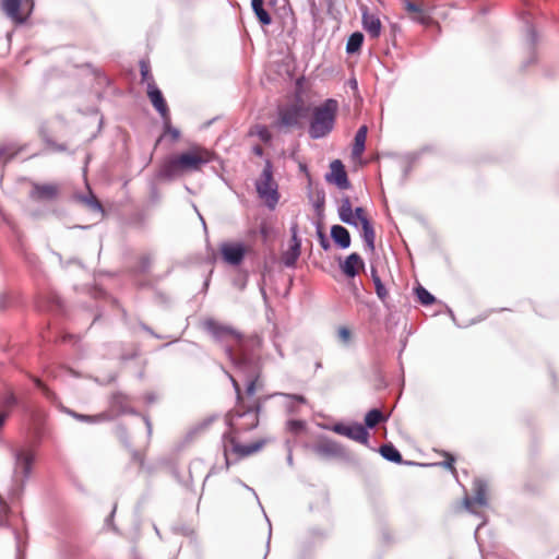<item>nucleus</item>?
<instances>
[{
    "mask_svg": "<svg viewBox=\"0 0 559 559\" xmlns=\"http://www.w3.org/2000/svg\"><path fill=\"white\" fill-rule=\"evenodd\" d=\"M333 430L342 436H345L352 440H355L357 442H360L362 444H366L369 439V432L367 431L366 427H364L361 424H355V425H335Z\"/></svg>",
    "mask_w": 559,
    "mask_h": 559,
    "instance_id": "nucleus-15",
    "label": "nucleus"
},
{
    "mask_svg": "<svg viewBox=\"0 0 559 559\" xmlns=\"http://www.w3.org/2000/svg\"><path fill=\"white\" fill-rule=\"evenodd\" d=\"M404 9L412 20L424 25H429L430 23H432L430 8H428L423 1L415 2L411 0H405Z\"/></svg>",
    "mask_w": 559,
    "mask_h": 559,
    "instance_id": "nucleus-11",
    "label": "nucleus"
},
{
    "mask_svg": "<svg viewBox=\"0 0 559 559\" xmlns=\"http://www.w3.org/2000/svg\"><path fill=\"white\" fill-rule=\"evenodd\" d=\"M338 216L340 219L345 224L353 225L355 227L360 225L361 236L366 242L367 248L370 251L374 250L376 233L368 213L364 207L359 206L353 210L349 197H344L340 201Z\"/></svg>",
    "mask_w": 559,
    "mask_h": 559,
    "instance_id": "nucleus-4",
    "label": "nucleus"
},
{
    "mask_svg": "<svg viewBox=\"0 0 559 559\" xmlns=\"http://www.w3.org/2000/svg\"><path fill=\"white\" fill-rule=\"evenodd\" d=\"M280 395H283V396H285V397H287V399H289V400H292L294 402H297L299 404H306L307 403V400H306V397L304 395H299V394L290 395V394H284V393H280Z\"/></svg>",
    "mask_w": 559,
    "mask_h": 559,
    "instance_id": "nucleus-42",
    "label": "nucleus"
},
{
    "mask_svg": "<svg viewBox=\"0 0 559 559\" xmlns=\"http://www.w3.org/2000/svg\"><path fill=\"white\" fill-rule=\"evenodd\" d=\"M252 151L257 156H262L264 153L261 145H255Z\"/></svg>",
    "mask_w": 559,
    "mask_h": 559,
    "instance_id": "nucleus-48",
    "label": "nucleus"
},
{
    "mask_svg": "<svg viewBox=\"0 0 559 559\" xmlns=\"http://www.w3.org/2000/svg\"><path fill=\"white\" fill-rule=\"evenodd\" d=\"M251 7L262 25H270L272 23L271 15L264 9V0H251Z\"/></svg>",
    "mask_w": 559,
    "mask_h": 559,
    "instance_id": "nucleus-24",
    "label": "nucleus"
},
{
    "mask_svg": "<svg viewBox=\"0 0 559 559\" xmlns=\"http://www.w3.org/2000/svg\"><path fill=\"white\" fill-rule=\"evenodd\" d=\"M416 295L418 297V300L423 304V305H431L435 302V297L428 292L426 290L424 287L419 286L417 289H416Z\"/></svg>",
    "mask_w": 559,
    "mask_h": 559,
    "instance_id": "nucleus-36",
    "label": "nucleus"
},
{
    "mask_svg": "<svg viewBox=\"0 0 559 559\" xmlns=\"http://www.w3.org/2000/svg\"><path fill=\"white\" fill-rule=\"evenodd\" d=\"M139 66H140L142 82H145L147 84V86L150 85L151 82H155L154 78L152 75V72H151L150 62L147 60H141Z\"/></svg>",
    "mask_w": 559,
    "mask_h": 559,
    "instance_id": "nucleus-33",
    "label": "nucleus"
},
{
    "mask_svg": "<svg viewBox=\"0 0 559 559\" xmlns=\"http://www.w3.org/2000/svg\"><path fill=\"white\" fill-rule=\"evenodd\" d=\"M75 199L84 204L86 207H88L91 211L94 212H103V205L97 200V198L92 193L91 190H88V193L86 195L83 194H76Z\"/></svg>",
    "mask_w": 559,
    "mask_h": 559,
    "instance_id": "nucleus-26",
    "label": "nucleus"
},
{
    "mask_svg": "<svg viewBox=\"0 0 559 559\" xmlns=\"http://www.w3.org/2000/svg\"><path fill=\"white\" fill-rule=\"evenodd\" d=\"M362 25L372 38L380 36L382 28L381 21L374 14L369 13L366 7L362 8Z\"/></svg>",
    "mask_w": 559,
    "mask_h": 559,
    "instance_id": "nucleus-19",
    "label": "nucleus"
},
{
    "mask_svg": "<svg viewBox=\"0 0 559 559\" xmlns=\"http://www.w3.org/2000/svg\"><path fill=\"white\" fill-rule=\"evenodd\" d=\"M213 159V153L200 145H191L189 150L170 156L160 166L159 175L174 178L185 173L199 171Z\"/></svg>",
    "mask_w": 559,
    "mask_h": 559,
    "instance_id": "nucleus-2",
    "label": "nucleus"
},
{
    "mask_svg": "<svg viewBox=\"0 0 559 559\" xmlns=\"http://www.w3.org/2000/svg\"><path fill=\"white\" fill-rule=\"evenodd\" d=\"M287 429L292 432V433H299L301 432L304 429H305V421L302 420H297V419H292L287 423Z\"/></svg>",
    "mask_w": 559,
    "mask_h": 559,
    "instance_id": "nucleus-38",
    "label": "nucleus"
},
{
    "mask_svg": "<svg viewBox=\"0 0 559 559\" xmlns=\"http://www.w3.org/2000/svg\"><path fill=\"white\" fill-rule=\"evenodd\" d=\"M108 413L114 415V418L123 414H133L132 401L130 396L122 392H115L109 399Z\"/></svg>",
    "mask_w": 559,
    "mask_h": 559,
    "instance_id": "nucleus-12",
    "label": "nucleus"
},
{
    "mask_svg": "<svg viewBox=\"0 0 559 559\" xmlns=\"http://www.w3.org/2000/svg\"><path fill=\"white\" fill-rule=\"evenodd\" d=\"M219 250L224 261L231 265H239L246 254V248L241 243L225 242Z\"/></svg>",
    "mask_w": 559,
    "mask_h": 559,
    "instance_id": "nucleus-16",
    "label": "nucleus"
},
{
    "mask_svg": "<svg viewBox=\"0 0 559 559\" xmlns=\"http://www.w3.org/2000/svg\"><path fill=\"white\" fill-rule=\"evenodd\" d=\"M35 385L43 392L46 399L55 402L58 397L57 394L51 391L40 379L33 378Z\"/></svg>",
    "mask_w": 559,
    "mask_h": 559,
    "instance_id": "nucleus-35",
    "label": "nucleus"
},
{
    "mask_svg": "<svg viewBox=\"0 0 559 559\" xmlns=\"http://www.w3.org/2000/svg\"><path fill=\"white\" fill-rule=\"evenodd\" d=\"M165 134H169L173 141H177L180 138V132L178 129H175L170 124V120L164 122Z\"/></svg>",
    "mask_w": 559,
    "mask_h": 559,
    "instance_id": "nucleus-39",
    "label": "nucleus"
},
{
    "mask_svg": "<svg viewBox=\"0 0 559 559\" xmlns=\"http://www.w3.org/2000/svg\"><path fill=\"white\" fill-rule=\"evenodd\" d=\"M34 0H1L3 12L17 24L26 22L34 10Z\"/></svg>",
    "mask_w": 559,
    "mask_h": 559,
    "instance_id": "nucleus-8",
    "label": "nucleus"
},
{
    "mask_svg": "<svg viewBox=\"0 0 559 559\" xmlns=\"http://www.w3.org/2000/svg\"><path fill=\"white\" fill-rule=\"evenodd\" d=\"M290 242H292L290 245H296L297 243V245L301 246L300 239L297 236V227L296 226H294L292 228V239H290Z\"/></svg>",
    "mask_w": 559,
    "mask_h": 559,
    "instance_id": "nucleus-43",
    "label": "nucleus"
},
{
    "mask_svg": "<svg viewBox=\"0 0 559 559\" xmlns=\"http://www.w3.org/2000/svg\"><path fill=\"white\" fill-rule=\"evenodd\" d=\"M362 41H364V35L361 33H359V32L353 33L347 40L346 51L348 53L357 52L360 49Z\"/></svg>",
    "mask_w": 559,
    "mask_h": 559,
    "instance_id": "nucleus-31",
    "label": "nucleus"
},
{
    "mask_svg": "<svg viewBox=\"0 0 559 559\" xmlns=\"http://www.w3.org/2000/svg\"><path fill=\"white\" fill-rule=\"evenodd\" d=\"M7 417H8L7 413H0V428L3 426Z\"/></svg>",
    "mask_w": 559,
    "mask_h": 559,
    "instance_id": "nucleus-49",
    "label": "nucleus"
},
{
    "mask_svg": "<svg viewBox=\"0 0 559 559\" xmlns=\"http://www.w3.org/2000/svg\"><path fill=\"white\" fill-rule=\"evenodd\" d=\"M473 491L474 496H465L462 500V507L457 508V511L464 509L468 512L476 513L478 508H484L487 506V484L481 479H476L473 483Z\"/></svg>",
    "mask_w": 559,
    "mask_h": 559,
    "instance_id": "nucleus-9",
    "label": "nucleus"
},
{
    "mask_svg": "<svg viewBox=\"0 0 559 559\" xmlns=\"http://www.w3.org/2000/svg\"><path fill=\"white\" fill-rule=\"evenodd\" d=\"M331 237L334 242L343 249H346L350 246V235L348 230L341 225L332 226Z\"/></svg>",
    "mask_w": 559,
    "mask_h": 559,
    "instance_id": "nucleus-22",
    "label": "nucleus"
},
{
    "mask_svg": "<svg viewBox=\"0 0 559 559\" xmlns=\"http://www.w3.org/2000/svg\"><path fill=\"white\" fill-rule=\"evenodd\" d=\"M371 276L376 288L377 296L382 300L385 301V299L389 296L388 290L385 289L384 285L381 282L380 276L378 275L377 271L374 269L371 270Z\"/></svg>",
    "mask_w": 559,
    "mask_h": 559,
    "instance_id": "nucleus-32",
    "label": "nucleus"
},
{
    "mask_svg": "<svg viewBox=\"0 0 559 559\" xmlns=\"http://www.w3.org/2000/svg\"><path fill=\"white\" fill-rule=\"evenodd\" d=\"M66 412L70 416L75 418L76 420L88 423V424L110 421L114 419V415L108 412H102L96 415H84V414H80V413H76V412L70 411V409H67Z\"/></svg>",
    "mask_w": 559,
    "mask_h": 559,
    "instance_id": "nucleus-21",
    "label": "nucleus"
},
{
    "mask_svg": "<svg viewBox=\"0 0 559 559\" xmlns=\"http://www.w3.org/2000/svg\"><path fill=\"white\" fill-rule=\"evenodd\" d=\"M146 92L150 102L152 103L153 107L157 110V112L160 115L163 122H167V120H170L169 108L160 90L157 87L155 82L150 83V85L146 88Z\"/></svg>",
    "mask_w": 559,
    "mask_h": 559,
    "instance_id": "nucleus-13",
    "label": "nucleus"
},
{
    "mask_svg": "<svg viewBox=\"0 0 559 559\" xmlns=\"http://www.w3.org/2000/svg\"><path fill=\"white\" fill-rule=\"evenodd\" d=\"M380 453L388 461L399 464L403 462L401 453L393 444L381 445Z\"/></svg>",
    "mask_w": 559,
    "mask_h": 559,
    "instance_id": "nucleus-28",
    "label": "nucleus"
},
{
    "mask_svg": "<svg viewBox=\"0 0 559 559\" xmlns=\"http://www.w3.org/2000/svg\"><path fill=\"white\" fill-rule=\"evenodd\" d=\"M385 416L380 409L373 408L366 414L365 425L368 428H374L380 423L385 421Z\"/></svg>",
    "mask_w": 559,
    "mask_h": 559,
    "instance_id": "nucleus-29",
    "label": "nucleus"
},
{
    "mask_svg": "<svg viewBox=\"0 0 559 559\" xmlns=\"http://www.w3.org/2000/svg\"><path fill=\"white\" fill-rule=\"evenodd\" d=\"M338 112V102L333 98L325 99L311 110L308 133L312 139H321L332 132Z\"/></svg>",
    "mask_w": 559,
    "mask_h": 559,
    "instance_id": "nucleus-5",
    "label": "nucleus"
},
{
    "mask_svg": "<svg viewBox=\"0 0 559 559\" xmlns=\"http://www.w3.org/2000/svg\"><path fill=\"white\" fill-rule=\"evenodd\" d=\"M319 236H320V243H321L322 248L328 250L330 245H329L326 238L324 237V235L322 233H319Z\"/></svg>",
    "mask_w": 559,
    "mask_h": 559,
    "instance_id": "nucleus-45",
    "label": "nucleus"
},
{
    "mask_svg": "<svg viewBox=\"0 0 559 559\" xmlns=\"http://www.w3.org/2000/svg\"><path fill=\"white\" fill-rule=\"evenodd\" d=\"M316 454L322 457H340L344 454L343 448L335 441L321 437L312 445Z\"/></svg>",
    "mask_w": 559,
    "mask_h": 559,
    "instance_id": "nucleus-14",
    "label": "nucleus"
},
{
    "mask_svg": "<svg viewBox=\"0 0 559 559\" xmlns=\"http://www.w3.org/2000/svg\"><path fill=\"white\" fill-rule=\"evenodd\" d=\"M337 335H338V338L344 342V343H348L352 338V332L346 326H341L338 330H337Z\"/></svg>",
    "mask_w": 559,
    "mask_h": 559,
    "instance_id": "nucleus-40",
    "label": "nucleus"
},
{
    "mask_svg": "<svg viewBox=\"0 0 559 559\" xmlns=\"http://www.w3.org/2000/svg\"><path fill=\"white\" fill-rule=\"evenodd\" d=\"M364 266L365 263L361 257L356 252L349 254L345 261L341 263V270L347 277H355Z\"/></svg>",
    "mask_w": 559,
    "mask_h": 559,
    "instance_id": "nucleus-18",
    "label": "nucleus"
},
{
    "mask_svg": "<svg viewBox=\"0 0 559 559\" xmlns=\"http://www.w3.org/2000/svg\"><path fill=\"white\" fill-rule=\"evenodd\" d=\"M259 234L261 235L263 241H267L269 238L273 235V224L263 219L259 225Z\"/></svg>",
    "mask_w": 559,
    "mask_h": 559,
    "instance_id": "nucleus-34",
    "label": "nucleus"
},
{
    "mask_svg": "<svg viewBox=\"0 0 559 559\" xmlns=\"http://www.w3.org/2000/svg\"><path fill=\"white\" fill-rule=\"evenodd\" d=\"M16 403V399H15V395L12 391H10L8 393V396L5 399V404L11 406V405H14Z\"/></svg>",
    "mask_w": 559,
    "mask_h": 559,
    "instance_id": "nucleus-44",
    "label": "nucleus"
},
{
    "mask_svg": "<svg viewBox=\"0 0 559 559\" xmlns=\"http://www.w3.org/2000/svg\"><path fill=\"white\" fill-rule=\"evenodd\" d=\"M261 386L259 374L255 369L250 370L247 377L246 395L247 400L237 402L229 412V425L231 431L224 435L223 449L226 466L229 467L231 456L234 461H239L261 451L269 439H258L249 444H241L237 439V433L249 431L259 425L260 402L255 397L258 389Z\"/></svg>",
    "mask_w": 559,
    "mask_h": 559,
    "instance_id": "nucleus-1",
    "label": "nucleus"
},
{
    "mask_svg": "<svg viewBox=\"0 0 559 559\" xmlns=\"http://www.w3.org/2000/svg\"><path fill=\"white\" fill-rule=\"evenodd\" d=\"M59 186L57 183H33L29 198L36 202L53 201L59 197Z\"/></svg>",
    "mask_w": 559,
    "mask_h": 559,
    "instance_id": "nucleus-10",
    "label": "nucleus"
},
{
    "mask_svg": "<svg viewBox=\"0 0 559 559\" xmlns=\"http://www.w3.org/2000/svg\"><path fill=\"white\" fill-rule=\"evenodd\" d=\"M309 114V108L301 98L292 104L278 107V119L276 126L285 129H300L304 127V120Z\"/></svg>",
    "mask_w": 559,
    "mask_h": 559,
    "instance_id": "nucleus-6",
    "label": "nucleus"
},
{
    "mask_svg": "<svg viewBox=\"0 0 559 559\" xmlns=\"http://www.w3.org/2000/svg\"><path fill=\"white\" fill-rule=\"evenodd\" d=\"M331 173L326 175V180L334 182L341 189H348L350 183L345 171V167L340 159H335L330 165Z\"/></svg>",
    "mask_w": 559,
    "mask_h": 559,
    "instance_id": "nucleus-17",
    "label": "nucleus"
},
{
    "mask_svg": "<svg viewBox=\"0 0 559 559\" xmlns=\"http://www.w3.org/2000/svg\"><path fill=\"white\" fill-rule=\"evenodd\" d=\"M133 460L140 465V466H143L144 464V459L143 456L140 454V453H134L133 454Z\"/></svg>",
    "mask_w": 559,
    "mask_h": 559,
    "instance_id": "nucleus-46",
    "label": "nucleus"
},
{
    "mask_svg": "<svg viewBox=\"0 0 559 559\" xmlns=\"http://www.w3.org/2000/svg\"><path fill=\"white\" fill-rule=\"evenodd\" d=\"M230 379H231V382H233V386H234V389L236 391L237 402L246 401L247 400V395H246V393L243 394L241 392V389H240V385H239L238 381L235 378H233V377H230Z\"/></svg>",
    "mask_w": 559,
    "mask_h": 559,
    "instance_id": "nucleus-41",
    "label": "nucleus"
},
{
    "mask_svg": "<svg viewBox=\"0 0 559 559\" xmlns=\"http://www.w3.org/2000/svg\"><path fill=\"white\" fill-rule=\"evenodd\" d=\"M368 128L367 126H361L355 135L354 145H353V156L360 157L365 151V144L367 139Z\"/></svg>",
    "mask_w": 559,
    "mask_h": 559,
    "instance_id": "nucleus-23",
    "label": "nucleus"
},
{
    "mask_svg": "<svg viewBox=\"0 0 559 559\" xmlns=\"http://www.w3.org/2000/svg\"><path fill=\"white\" fill-rule=\"evenodd\" d=\"M257 191L265 200L266 204L273 209L278 201L277 185L273 179L272 166L266 162L265 167L257 181Z\"/></svg>",
    "mask_w": 559,
    "mask_h": 559,
    "instance_id": "nucleus-7",
    "label": "nucleus"
},
{
    "mask_svg": "<svg viewBox=\"0 0 559 559\" xmlns=\"http://www.w3.org/2000/svg\"><path fill=\"white\" fill-rule=\"evenodd\" d=\"M300 257V245H290L287 251H285L282 255L283 263L288 266L293 267L296 265L297 260Z\"/></svg>",
    "mask_w": 559,
    "mask_h": 559,
    "instance_id": "nucleus-27",
    "label": "nucleus"
},
{
    "mask_svg": "<svg viewBox=\"0 0 559 559\" xmlns=\"http://www.w3.org/2000/svg\"><path fill=\"white\" fill-rule=\"evenodd\" d=\"M250 136H258L262 142L269 143L272 140V133L269 128L263 124H254L249 130Z\"/></svg>",
    "mask_w": 559,
    "mask_h": 559,
    "instance_id": "nucleus-30",
    "label": "nucleus"
},
{
    "mask_svg": "<svg viewBox=\"0 0 559 559\" xmlns=\"http://www.w3.org/2000/svg\"><path fill=\"white\" fill-rule=\"evenodd\" d=\"M46 142L53 148L58 150V151H64L66 150V146L64 145H61V144H55L52 143L51 141L49 140H46Z\"/></svg>",
    "mask_w": 559,
    "mask_h": 559,
    "instance_id": "nucleus-47",
    "label": "nucleus"
},
{
    "mask_svg": "<svg viewBox=\"0 0 559 559\" xmlns=\"http://www.w3.org/2000/svg\"><path fill=\"white\" fill-rule=\"evenodd\" d=\"M34 453L31 450L23 449L16 453V471L21 472L23 476L27 477L34 462Z\"/></svg>",
    "mask_w": 559,
    "mask_h": 559,
    "instance_id": "nucleus-20",
    "label": "nucleus"
},
{
    "mask_svg": "<svg viewBox=\"0 0 559 559\" xmlns=\"http://www.w3.org/2000/svg\"><path fill=\"white\" fill-rule=\"evenodd\" d=\"M442 455L444 456V461L440 463V465L451 471L453 475H456V468L454 466L455 457L449 452H443Z\"/></svg>",
    "mask_w": 559,
    "mask_h": 559,
    "instance_id": "nucleus-37",
    "label": "nucleus"
},
{
    "mask_svg": "<svg viewBox=\"0 0 559 559\" xmlns=\"http://www.w3.org/2000/svg\"><path fill=\"white\" fill-rule=\"evenodd\" d=\"M205 330L210 332L216 340L227 343L228 355L231 360L238 366L240 371H248L255 369L251 361L241 357L238 350L235 348L236 345L241 346L242 335L234 330L231 326L222 324L214 319H207L203 323Z\"/></svg>",
    "mask_w": 559,
    "mask_h": 559,
    "instance_id": "nucleus-3",
    "label": "nucleus"
},
{
    "mask_svg": "<svg viewBox=\"0 0 559 559\" xmlns=\"http://www.w3.org/2000/svg\"><path fill=\"white\" fill-rule=\"evenodd\" d=\"M24 146L17 145L16 143H2L0 144V160L9 162L15 157Z\"/></svg>",
    "mask_w": 559,
    "mask_h": 559,
    "instance_id": "nucleus-25",
    "label": "nucleus"
}]
</instances>
